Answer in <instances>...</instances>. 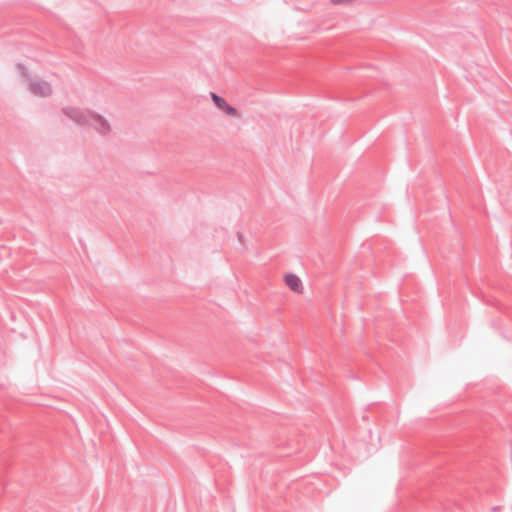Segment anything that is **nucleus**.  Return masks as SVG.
I'll use <instances>...</instances> for the list:
<instances>
[{
  "instance_id": "1",
  "label": "nucleus",
  "mask_w": 512,
  "mask_h": 512,
  "mask_svg": "<svg viewBox=\"0 0 512 512\" xmlns=\"http://www.w3.org/2000/svg\"><path fill=\"white\" fill-rule=\"evenodd\" d=\"M29 90L34 96L47 97L51 95L52 88L50 84L44 80L33 79L29 81Z\"/></svg>"
},
{
  "instance_id": "2",
  "label": "nucleus",
  "mask_w": 512,
  "mask_h": 512,
  "mask_svg": "<svg viewBox=\"0 0 512 512\" xmlns=\"http://www.w3.org/2000/svg\"><path fill=\"white\" fill-rule=\"evenodd\" d=\"M211 96V99L214 103V105L221 111H223L226 115L230 116V117H238L239 116V113L238 111L230 106L226 100L220 96H218L216 93L212 92L210 94Z\"/></svg>"
},
{
  "instance_id": "3",
  "label": "nucleus",
  "mask_w": 512,
  "mask_h": 512,
  "mask_svg": "<svg viewBox=\"0 0 512 512\" xmlns=\"http://www.w3.org/2000/svg\"><path fill=\"white\" fill-rule=\"evenodd\" d=\"M285 283L294 292H300L302 288L301 279L293 273L285 276Z\"/></svg>"
}]
</instances>
